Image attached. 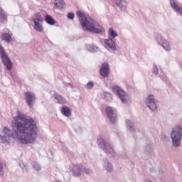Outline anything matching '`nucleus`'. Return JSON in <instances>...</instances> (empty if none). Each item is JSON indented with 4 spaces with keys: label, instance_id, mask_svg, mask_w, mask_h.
Listing matches in <instances>:
<instances>
[{
    "label": "nucleus",
    "instance_id": "21",
    "mask_svg": "<svg viewBox=\"0 0 182 182\" xmlns=\"http://www.w3.org/2000/svg\"><path fill=\"white\" fill-rule=\"evenodd\" d=\"M0 22L1 23H6L8 22V16L2 8H0Z\"/></svg>",
    "mask_w": 182,
    "mask_h": 182
},
{
    "label": "nucleus",
    "instance_id": "14",
    "mask_svg": "<svg viewBox=\"0 0 182 182\" xmlns=\"http://www.w3.org/2000/svg\"><path fill=\"white\" fill-rule=\"evenodd\" d=\"M72 173L75 177H80L82 171H83V165L77 164L74 165L72 168Z\"/></svg>",
    "mask_w": 182,
    "mask_h": 182
},
{
    "label": "nucleus",
    "instance_id": "37",
    "mask_svg": "<svg viewBox=\"0 0 182 182\" xmlns=\"http://www.w3.org/2000/svg\"><path fill=\"white\" fill-rule=\"evenodd\" d=\"M160 77L164 82H167V76L166 75H160Z\"/></svg>",
    "mask_w": 182,
    "mask_h": 182
},
{
    "label": "nucleus",
    "instance_id": "38",
    "mask_svg": "<svg viewBox=\"0 0 182 182\" xmlns=\"http://www.w3.org/2000/svg\"><path fill=\"white\" fill-rule=\"evenodd\" d=\"M79 130H82V127H78Z\"/></svg>",
    "mask_w": 182,
    "mask_h": 182
},
{
    "label": "nucleus",
    "instance_id": "23",
    "mask_svg": "<svg viewBox=\"0 0 182 182\" xmlns=\"http://www.w3.org/2000/svg\"><path fill=\"white\" fill-rule=\"evenodd\" d=\"M86 48L88 52H91V53H95V52H97L99 47L95 46V44H87L86 46Z\"/></svg>",
    "mask_w": 182,
    "mask_h": 182
},
{
    "label": "nucleus",
    "instance_id": "27",
    "mask_svg": "<svg viewBox=\"0 0 182 182\" xmlns=\"http://www.w3.org/2000/svg\"><path fill=\"white\" fill-rule=\"evenodd\" d=\"M102 99H104V100H106V102H112V94H110L109 92H104L102 94Z\"/></svg>",
    "mask_w": 182,
    "mask_h": 182
},
{
    "label": "nucleus",
    "instance_id": "9",
    "mask_svg": "<svg viewBox=\"0 0 182 182\" xmlns=\"http://www.w3.org/2000/svg\"><path fill=\"white\" fill-rule=\"evenodd\" d=\"M106 114H107L108 120L112 124H114V123H116V122H117V120H118L117 111L114 107H107Z\"/></svg>",
    "mask_w": 182,
    "mask_h": 182
},
{
    "label": "nucleus",
    "instance_id": "17",
    "mask_svg": "<svg viewBox=\"0 0 182 182\" xmlns=\"http://www.w3.org/2000/svg\"><path fill=\"white\" fill-rule=\"evenodd\" d=\"M53 97L57 101V103H58V105H66V100L58 92H55L53 94Z\"/></svg>",
    "mask_w": 182,
    "mask_h": 182
},
{
    "label": "nucleus",
    "instance_id": "3",
    "mask_svg": "<svg viewBox=\"0 0 182 182\" xmlns=\"http://www.w3.org/2000/svg\"><path fill=\"white\" fill-rule=\"evenodd\" d=\"M171 139L173 147H179L181 144L182 127L180 125L176 126L172 129Z\"/></svg>",
    "mask_w": 182,
    "mask_h": 182
},
{
    "label": "nucleus",
    "instance_id": "28",
    "mask_svg": "<svg viewBox=\"0 0 182 182\" xmlns=\"http://www.w3.org/2000/svg\"><path fill=\"white\" fill-rule=\"evenodd\" d=\"M32 167L36 171H41V164L36 162H33Z\"/></svg>",
    "mask_w": 182,
    "mask_h": 182
},
{
    "label": "nucleus",
    "instance_id": "32",
    "mask_svg": "<svg viewBox=\"0 0 182 182\" xmlns=\"http://www.w3.org/2000/svg\"><path fill=\"white\" fill-rule=\"evenodd\" d=\"M93 86H95V84H93V82L90 81L86 84L85 87L86 89L91 90V89H93Z\"/></svg>",
    "mask_w": 182,
    "mask_h": 182
},
{
    "label": "nucleus",
    "instance_id": "35",
    "mask_svg": "<svg viewBox=\"0 0 182 182\" xmlns=\"http://www.w3.org/2000/svg\"><path fill=\"white\" fill-rule=\"evenodd\" d=\"M0 176H4V164L0 161Z\"/></svg>",
    "mask_w": 182,
    "mask_h": 182
},
{
    "label": "nucleus",
    "instance_id": "34",
    "mask_svg": "<svg viewBox=\"0 0 182 182\" xmlns=\"http://www.w3.org/2000/svg\"><path fill=\"white\" fill-rule=\"evenodd\" d=\"M82 171H84L85 174H92V170L87 168H85V166H83Z\"/></svg>",
    "mask_w": 182,
    "mask_h": 182
},
{
    "label": "nucleus",
    "instance_id": "18",
    "mask_svg": "<svg viewBox=\"0 0 182 182\" xmlns=\"http://www.w3.org/2000/svg\"><path fill=\"white\" fill-rule=\"evenodd\" d=\"M54 8L62 11V9H65V8H66V3H65V1L63 0H55L54 3Z\"/></svg>",
    "mask_w": 182,
    "mask_h": 182
},
{
    "label": "nucleus",
    "instance_id": "11",
    "mask_svg": "<svg viewBox=\"0 0 182 182\" xmlns=\"http://www.w3.org/2000/svg\"><path fill=\"white\" fill-rule=\"evenodd\" d=\"M24 97L28 107H33L35 103V100H36V97L35 96V94L31 92H27L24 93Z\"/></svg>",
    "mask_w": 182,
    "mask_h": 182
},
{
    "label": "nucleus",
    "instance_id": "33",
    "mask_svg": "<svg viewBox=\"0 0 182 182\" xmlns=\"http://www.w3.org/2000/svg\"><path fill=\"white\" fill-rule=\"evenodd\" d=\"M19 166H20L21 168H22L23 170H25V169L26 171L28 170L26 168V166H28V164H25L23 161L20 162Z\"/></svg>",
    "mask_w": 182,
    "mask_h": 182
},
{
    "label": "nucleus",
    "instance_id": "39",
    "mask_svg": "<svg viewBox=\"0 0 182 182\" xmlns=\"http://www.w3.org/2000/svg\"><path fill=\"white\" fill-rule=\"evenodd\" d=\"M68 85H69L70 86H72V84H70V83H68Z\"/></svg>",
    "mask_w": 182,
    "mask_h": 182
},
{
    "label": "nucleus",
    "instance_id": "16",
    "mask_svg": "<svg viewBox=\"0 0 182 182\" xmlns=\"http://www.w3.org/2000/svg\"><path fill=\"white\" fill-rule=\"evenodd\" d=\"M170 5L173 11H176L178 14L182 15V7L178 6L174 0H170Z\"/></svg>",
    "mask_w": 182,
    "mask_h": 182
},
{
    "label": "nucleus",
    "instance_id": "26",
    "mask_svg": "<svg viewBox=\"0 0 182 182\" xmlns=\"http://www.w3.org/2000/svg\"><path fill=\"white\" fill-rule=\"evenodd\" d=\"M126 124H127V127L129 129V132H136V129H134V127H136V126H134V123L131 122L130 120L127 119L126 121Z\"/></svg>",
    "mask_w": 182,
    "mask_h": 182
},
{
    "label": "nucleus",
    "instance_id": "25",
    "mask_svg": "<svg viewBox=\"0 0 182 182\" xmlns=\"http://www.w3.org/2000/svg\"><path fill=\"white\" fill-rule=\"evenodd\" d=\"M108 36L109 39H114V38H117L118 36L117 32H116L113 28H110L108 31Z\"/></svg>",
    "mask_w": 182,
    "mask_h": 182
},
{
    "label": "nucleus",
    "instance_id": "4",
    "mask_svg": "<svg viewBox=\"0 0 182 182\" xmlns=\"http://www.w3.org/2000/svg\"><path fill=\"white\" fill-rule=\"evenodd\" d=\"M0 59L1 60V63H3L4 66L7 69V70H12V68L14 67L12 64V61L11 60V58H9V56L8 55V53L4 49V47L0 45Z\"/></svg>",
    "mask_w": 182,
    "mask_h": 182
},
{
    "label": "nucleus",
    "instance_id": "8",
    "mask_svg": "<svg viewBox=\"0 0 182 182\" xmlns=\"http://www.w3.org/2000/svg\"><path fill=\"white\" fill-rule=\"evenodd\" d=\"M32 22L34 23L33 28L36 32H43V21H42V15L37 13L34 15V18H32Z\"/></svg>",
    "mask_w": 182,
    "mask_h": 182
},
{
    "label": "nucleus",
    "instance_id": "36",
    "mask_svg": "<svg viewBox=\"0 0 182 182\" xmlns=\"http://www.w3.org/2000/svg\"><path fill=\"white\" fill-rule=\"evenodd\" d=\"M67 17L68 18V19H75V14L68 13Z\"/></svg>",
    "mask_w": 182,
    "mask_h": 182
},
{
    "label": "nucleus",
    "instance_id": "6",
    "mask_svg": "<svg viewBox=\"0 0 182 182\" xmlns=\"http://www.w3.org/2000/svg\"><path fill=\"white\" fill-rule=\"evenodd\" d=\"M97 144L98 147L102 149L103 151L106 153V154H111L112 156H114V150L108 141L102 138H98Z\"/></svg>",
    "mask_w": 182,
    "mask_h": 182
},
{
    "label": "nucleus",
    "instance_id": "7",
    "mask_svg": "<svg viewBox=\"0 0 182 182\" xmlns=\"http://www.w3.org/2000/svg\"><path fill=\"white\" fill-rule=\"evenodd\" d=\"M112 91L119 97L121 102H122L124 105H127V103H129V95L119 86L114 85L112 87Z\"/></svg>",
    "mask_w": 182,
    "mask_h": 182
},
{
    "label": "nucleus",
    "instance_id": "20",
    "mask_svg": "<svg viewBox=\"0 0 182 182\" xmlns=\"http://www.w3.org/2000/svg\"><path fill=\"white\" fill-rule=\"evenodd\" d=\"M104 167L108 173H112L113 171V165L109 161V159L104 160Z\"/></svg>",
    "mask_w": 182,
    "mask_h": 182
},
{
    "label": "nucleus",
    "instance_id": "13",
    "mask_svg": "<svg viewBox=\"0 0 182 182\" xmlns=\"http://www.w3.org/2000/svg\"><path fill=\"white\" fill-rule=\"evenodd\" d=\"M100 73L102 77H109V75L110 73L109 63L104 62L102 63L101 68L100 69Z\"/></svg>",
    "mask_w": 182,
    "mask_h": 182
},
{
    "label": "nucleus",
    "instance_id": "24",
    "mask_svg": "<svg viewBox=\"0 0 182 182\" xmlns=\"http://www.w3.org/2000/svg\"><path fill=\"white\" fill-rule=\"evenodd\" d=\"M45 21L48 24V25H55V23H56V21H55V19H53V18L52 17V16L47 14L45 16Z\"/></svg>",
    "mask_w": 182,
    "mask_h": 182
},
{
    "label": "nucleus",
    "instance_id": "2",
    "mask_svg": "<svg viewBox=\"0 0 182 182\" xmlns=\"http://www.w3.org/2000/svg\"><path fill=\"white\" fill-rule=\"evenodd\" d=\"M80 18V23L85 32H91V33H102V26L92 18L86 17L82 11L77 12Z\"/></svg>",
    "mask_w": 182,
    "mask_h": 182
},
{
    "label": "nucleus",
    "instance_id": "12",
    "mask_svg": "<svg viewBox=\"0 0 182 182\" xmlns=\"http://www.w3.org/2000/svg\"><path fill=\"white\" fill-rule=\"evenodd\" d=\"M104 43L105 45V48L109 52H116L117 50V46H116V42L113 41L112 38H108L104 40Z\"/></svg>",
    "mask_w": 182,
    "mask_h": 182
},
{
    "label": "nucleus",
    "instance_id": "22",
    "mask_svg": "<svg viewBox=\"0 0 182 182\" xmlns=\"http://www.w3.org/2000/svg\"><path fill=\"white\" fill-rule=\"evenodd\" d=\"M3 41H5L7 43L12 42V36L9 33H3L1 36Z\"/></svg>",
    "mask_w": 182,
    "mask_h": 182
},
{
    "label": "nucleus",
    "instance_id": "31",
    "mask_svg": "<svg viewBox=\"0 0 182 182\" xmlns=\"http://www.w3.org/2000/svg\"><path fill=\"white\" fill-rule=\"evenodd\" d=\"M153 68V73L156 75H159V68H157V65L156 64H154Z\"/></svg>",
    "mask_w": 182,
    "mask_h": 182
},
{
    "label": "nucleus",
    "instance_id": "30",
    "mask_svg": "<svg viewBox=\"0 0 182 182\" xmlns=\"http://www.w3.org/2000/svg\"><path fill=\"white\" fill-rule=\"evenodd\" d=\"M161 139L162 141H168V136L166 134L163 133L161 134Z\"/></svg>",
    "mask_w": 182,
    "mask_h": 182
},
{
    "label": "nucleus",
    "instance_id": "1",
    "mask_svg": "<svg viewBox=\"0 0 182 182\" xmlns=\"http://www.w3.org/2000/svg\"><path fill=\"white\" fill-rule=\"evenodd\" d=\"M13 132L9 128L4 127L0 132V143L9 144L16 139L19 144H32L38 139V127L33 118L18 114L14 117L11 124Z\"/></svg>",
    "mask_w": 182,
    "mask_h": 182
},
{
    "label": "nucleus",
    "instance_id": "19",
    "mask_svg": "<svg viewBox=\"0 0 182 182\" xmlns=\"http://www.w3.org/2000/svg\"><path fill=\"white\" fill-rule=\"evenodd\" d=\"M117 6L121 9V11H126V6L127 3L124 0H114Z\"/></svg>",
    "mask_w": 182,
    "mask_h": 182
},
{
    "label": "nucleus",
    "instance_id": "5",
    "mask_svg": "<svg viewBox=\"0 0 182 182\" xmlns=\"http://www.w3.org/2000/svg\"><path fill=\"white\" fill-rule=\"evenodd\" d=\"M154 38L156 39V42H158L159 45L164 49L166 52H170L171 50V43L167 39L164 38L161 34L159 33H154Z\"/></svg>",
    "mask_w": 182,
    "mask_h": 182
},
{
    "label": "nucleus",
    "instance_id": "10",
    "mask_svg": "<svg viewBox=\"0 0 182 182\" xmlns=\"http://www.w3.org/2000/svg\"><path fill=\"white\" fill-rule=\"evenodd\" d=\"M146 103L147 107L150 109L154 113L157 112V100L154 98V95H149L146 99Z\"/></svg>",
    "mask_w": 182,
    "mask_h": 182
},
{
    "label": "nucleus",
    "instance_id": "29",
    "mask_svg": "<svg viewBox=\"0 0 182 182\" xmlns=\"http://www.w3.org/2000/svg\"><path fill=\"white\" fill-rule=\"evenodd\" d=\"M153 151V149L151 148V144H148L145 148V153L146 154H150Z\"/></svg>",
    "mask_w": 182,
    "mask_h": 182
},
{
    "label": "nucleus",
    "instance_id": "15",
    "mask_svg": "<svg viewBox=\"0 0 182 182\" xmlns=\"http://www.w3.org/2000/svg\"><path fill=\"white\" fill-rule=\"evenodd\" d=\"M60 113L65 117H70L72 116V109L66 105H63L60 109Z\"/></svg>",
    "mask_w": 182,
    "mask_h": 182
}]
</instances>
